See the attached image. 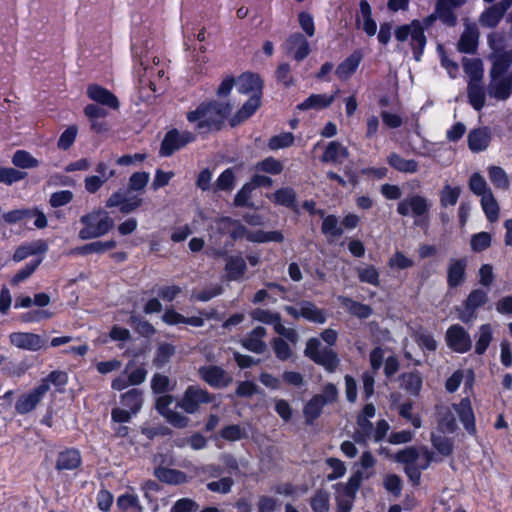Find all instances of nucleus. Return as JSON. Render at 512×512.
Here are the masks:
<instances>
[{
  "instance_id": "603ef678",
  "label": "nucleus",
  "mask_w": 512,
  "mask_h": 512,
  "mask_svg": "<svg viewBox=\"0 0 512 512\" xmlns=\"http://www.w3.org/2000/svg\"><path fill=\"white\" fill-rule=\"evenodd\" d=\"M116 247V241L108 240V241H95L83 246L80 250L82 254H91V253H104L106 251L112 250Z\"/></svg>"
},
{
  "instance_id": "69168bd1",
  "label": "nucleus",
  "mask_w": 512,
  "mask_h": 512,
  "mask_svg": "<svg viewBox=\"0 0 512 512\" xmlns=\"http://www.w3.org/2000/svg\"><path fill=\"white\" fill-rule=\"evenodd\" d=\"M251 317L256 321L265 324H272L273 327L276 326V323L280 320L279 314L264 309L253 310L251 312Z\"/></svg>"
},
{
  "instance_id": "2f4dec72",
  "label": "nucleus",
  "mask_w": 512,
  "mask_h": 512,
  "mask_svg": "<svg viewBox=\"0 0 512 512\" xmlns=\"http://www.w3.org/2000/svg\"><path fill=\"white\" fill-rule=\"evenodd\" d=\"M228 280H241L246 272V263L241 256H231L227 259L225 266Z\"/></svg>"
},
{
  "instance_id": "f3484780",
  "label": "nucleus",
  "mask_w": 512,
  "mask_h": 512,
  "mask_svg": "<svg viewBox=\"0 0 512 512\" xmlns=\"http://www.w3.org/2000/svg\"><path fill=\"white\" fill-rule=\"evenodd\" d=\"M200 377L214 388H224L232 382V376L218 366H204L199 369Z\"/></svg>"
},
{
  "instance_id": "e433bc0d",
  "label": "nucleus",
  "mask_w": 512,
  "mask_h": 512,
  "mask_svg": "<svg viewBox=\"0 0 512 512\" xmlns=\"http://www.w3.org/2000/svg\"><path fill=\"white\" fill-rule=\"evenodd\" d=\"M81 464V456L78 450L68 449L59 454L57 460L58 469L72 470Z\"/></svg>"
},
{
  "instance_id": "b1692460",
  "label": "nucleus",
  "mask_w": 512,
  "mask_h": 512,
  "mask_svg": "<svg viewBox=\"0 0 512 512\" xmlns=\"http://www.w3.org/2000/svg\"><path fill=\"white\" fill-rule=\"evenodd\" d=\"M338 91L333 94H312L297 105L298 110H321L329 107L335 100Z\"/></svg>"
},
{
  "instance_id": "c85d7f7f",
  "label": "nucleus",
  "mask_w": 512,
  "mask_h": 512,
  "mask_svg": "<svg viewBox=\"0 0 512 512\" xmlns=\"http://www.w3.org/2000/svg\"><path fill=\"white\" fill-rule=\"evenodd\" d=\"M479 33L475 25L466 26L458 43V49L464 53H473L478 45Z\"/></svg>"
},
{
  "instance_id": "6e6552de",
  "label": "nucleus",
  "mask_w": 512,
  "mask_h": 512,
  "mask_svg": "<svg viewBox=\"0 0 512 512\" xmlns=\"http://www.w3.org/2000/svg\"><path fill=\"white\" fill-rule=\"evenodd\" d=\"M396 459L406 464L405 470L407 475L412 481L417 482L419 480V470L428 467L431 461V454L425 448L416 450L410 447L399 451Z\"/></svg>"
},
{
  "instance_id": "864d4df0",
  "label": "nucleus",
  "mask_w": 512,
  "mask_h": 512,
  "mask_svg": "<svg viewBox=\"0 0 512 512\" xmlns=\"http://www.w3.org/2000/svg\"><path fill=\"white\" fill-rule=\"evenodd\" d=\"M360 7L363 14L362 28L369 36H374L377 32V25L371 18L370 6L366 1L362 0Z\"/></svg>"
},
{
  "instance_id": "8fccbe9b",
  "label": "nucleus",
  "mask_w": 512,
  "mask_h": 512,
  "mask_svg": "<svg viewBox=\"0 0 512 512\" xmlns=\"http://www.w3.org/2000/svg\"><path fill=\"white\" fill-rule=\"evenodd\" d=\"M481 205L484 213L490 221H495L499 215V207L492 192L481 197Z\"/></svg>"
},
{
  "instance_id": "6ab92c4d",
  "label": "nucleus",
  "mask_w": 512,
  "mask_h": 512,
  "mask_svg": "<svg viewBox=\"0 0 512 512\" xmlns=\"http://www.w3.org/2000/svg\"><path fill=\"white\" fill-rule=\"evenodd\" d=\"M87 96L95 103L112 110H118L120 106L117 97L112 92L97 84L87 87Z\"/></svg>"
},
{
  "instance_id": "4d7b16f0",
  "label": "nucleus",
  "mask_w": 512,
  "mask_h": 512,
  "mask_svg": "<svg viewBox=\"0 0 512 512\" xmlns=\"http://www.w3.org/2000/svg\"><path fill=\"white\" fill-rule=\"evenodd\" d=\"M47 249L46 245L42 242L32 243L30 245L21 246L18 248L13 256L15 261H22L29 255L43 252Z\"/></svg>"
},
{
  "instance_id": "a18cd8bd",
  "label": "nucleus",
  "mask_w": 512,
  "mask_h": 512,
  "mask_svg": "<svg viewBox=\"0 0 512 512\" xmlns=\"http://www.w3.org/2000/svg\"><path fill=\"white\" fill-rule=\"evenodd\" d=\"M67 382V373L63 371H52L45 378H43L39 384H46L48 392L51 388V385H53L58 391H62Z\"/></svg>"
},
{
  "instance_id": "5fc2aeb1",
  "label": "nucleus",
  "mask_w": 512,
  "mask_h": 512,
  "mask_svg": "<svg viewBox=\"0 0 512 512\" xmlns=\"http://www.w3.org/2000/svg\"><path fill=\"white\" fill-rule=\"evenodd\" d=\"M468 97L471 105L476 109L480 110L485 103V95L482 88L478 83H469L468 86Z\"/></svg>"
},
{
  "instance_id": "09e8293b",
  "label": "nucleus",
  "mask_w": 512,
  "mask_h": 512,
  "mask_svg": "<svg viewBox=\"0 0 512 512\" xmlns=\"http://www.w3.org/2000/svg\"><path fill=\"white\" fill-rule=\"evenodd\" d=\"M12 163L19 168L29 169L39 165V161L25 150H18L12 157Z\"/></svg>"
},
{
  "instance_id": "37998d69",
  "label": "nucleus",
  "mask_w": 512,
  "mask_h": 512,
  "mask_svg": "<svg viewBox=\"0 0 512 512\" xmlns=\"http://www.w3.org/2000/svg\"><path fill=\"white\" fill-rule=\"evenodd\" d=\"M121 402L133 414H136L142 406V393L137 389H132L121 396Z\"/></svg>"
},
{
  "instance_id": "aec40b11",
  "label": "nucleus",
  "mask_w": 512,
  "mask_h": 512,
  "mask_svg": "<svg viewBox=\"0 0 512 512\" xmlns=\"http://www.w3.org/2000/svg\"><path fill=\"white\" fill-rule=\"evenodd\" d=\"M142 199L139 196L131 195L129 192H116L110 196L106 205L108 207H119L122 213H130L140 207Z\"/></svg>"
},
{
  "instance_id": "ea45409f",
  "label": "nucleus",
  "mask_w": 512,
  "mask_h": 512,
  "mask_svg": "<svg viewBox=\"0 0 512 512\" xmlns=\"http://www.w3.org/2000/svg\"><path fill=\"white\" fill-rule=\"evenodd\" d=\"M348 156L347 149L338 142H331L327 146L324 154L323 160L330 162H342Z\"/></svg>"
},
{
  "instance_id": "2eb2a0df",
  "label": "nucleus",
  "mask_w": 512,
  "mask_h": 512,
  "mask_svg": "<svg viewBox=\"0 0 512 512\" xmlns=\"http://www.w3.org/2000/svg\"><path fill=\"white\" fill-rule=\"evenodd\" d=\"M446 343L449 348L458 353H465L471 348V338L460 325H452L446 332Z\"/></svg>"
},
{
  "instance_id": "72a5a7b5",
  "label": "nucleus",
  "mask_w": 512,
  "mask_h": 512,
  "mask_svg": "<svg viewBox=\"0 0 512 512\" xmlns=\"http://www.w3.org/2000/svg\"><path fill=\"white\" fill-rule=\"evenodd\" d=\"M266 335L263 327H256L249 336L243 341V346L250 351L262 353L266 349V344L262 338Z\"/></svg>"
},
{
  "instance_id": "4be33fe9",
  "label": "nucleus",
  "mask_w": 512,
  "mask_h": 512,
  "mask_svg": "<svg viewBox=\"0 0 512 512\" xmlns=\"http://www.w3.org/2000/svg\"><path fill=\"white\" fill-rule=\"evenodd\" d=\"M173 403V398L168 395L161 396L157 399V410L167 419L169 423L176 427H185L188 423V419L178 412L169 409V406Z\"/></svg>"
},
{
  "instance_id": "412c9836",
  "label": "nucleus",
  "mask_w": 512,
  "mask_h": 512,
  "mask_svg": "<svg viewBox=\"0 0 512 512\" xmlns=\"http://www.w3.org/2000/svg\"><path fill=\"white\" fill-rule=\"evenodd\" d=\"M285 49L297 61L303 60L310 53L309 42L300 33H294L286 40Z\"/></svg>"
},
{
  "instance_id": "3c124183",
  "label": "nucleus",
  "mask_w": 512,
  "mask_h": 512,
  "mask_svg": "<svg viewBox=\"0 0 512 512\" xmlns=\"http://www.w3.org/2000/svg\"><path fill=\"white\" fill-rule=\"evenodd\" d=\"M314 512H328L330 509V494L327 491H317L310 500Z\"/></svg>"
},
{
  "instance_id": "5701e85b",
  "label": "nucleus",
  "mask_w": 512,
  "mask_h": 512,
  "mask_svg": "<svg viewBox=\"0 0 512 512\" xmlns=\"http://www.w3.org/2000/svg\"><path fill=\"white\" fill-rule=\"evenodd\" d=\"M375 415V407L372 404H367L363 408L361 415L358 417L357 429H356V440L365 442L367 439H371L372 425L369 421Z\"/></svg>"
},
{
  "instance_id": "58836bf2",
  "label": "nucleus",
  "mask_w": 512,
  "mask_h": 512,
  "mask_svg": "<svg viewBox=\"0 0 512 512\" xmlns=\"http://www.w3.org/2000/svg\"><path fill=\"white\" fill-rule=\"evenodd\" d=\"M475 351L477 354H483L488 348L493 338V328L491 324H483L479 327L476 335Z\"/></svg>"
},
{
  "instance_id": "c9c22d12",
  "label": "nucleus",
  "mask_w": 512,
  "mask_h": 512,
  "mask_svg": "<svg viewBox=\"0 0 512 512\" xmlns=\"http://www.w3.org/2000/svg\"><path fill=\"white\" fill-rule=\"evenodd\" d=\"M466 260H452L448 266V284L459 286L465 279Z\"/></svg>"
},
{
  "instance_id": "7c9ffc66",
  "label": "nucleus",
  "mask_w": 512,
  "mask_h": 512,
  "mask_svg": "<svg viewBox=\"0 0 512 512\" xmlns=\"http://www.w3.org/2000/svg\"><path fill=\"white\" fill-rule=\"evenodd\" d=\"M361 60L362 56L359 52L351 54L336 68L335 73L337 77L341 80L348 79L357 70Z\"/></svg>"
},
{
  "instance_id": "f257e3e1",
  "label": "nucleus",
  "mask_w": 512,
  "mask_h": 512,
  "mask_svg": "<svg viewBox=\"0 0 512 512\" xmlns=\"http://www.w3.org/2000/svg\"><path fill=\"white\" fill-rule=\"evenodd\" d=\"M488 42L493 51L488 94L497 100H506L512 91V74L507 73L512 64V51L505 48L504 38L498 34H491Z\"/></svg>"
},
{
  "instance_id": "de8ad7c7",
  "label": "nucleus",
  "mask_w": 512,
  "mask_h": 512,
  "mask_svg": "<svg viewBox=\"0 0 512 512\" xmlns=\"http://www.w3.org/2000/svg\"><path fill=\"white\" fill-rule=\"evenodd\" d=\"M490 181L496 188L507 190L510 186V181L506 172L497 166H491L488 169Z\"/></svg>"
},
{
  "instance_id": "c756f323",
  "label": "nucleus",
  "mask_w": 512,
  "mask_h": 512,
  "mask_svg": "<svg viewBox=\"0 0 512 512\" xmlns=\"http://www.w3.org/2000/svg\"><path fill=\"white\" fill-rule=\"evenodd\" d=\"M490 139V132L487 128L475 129L468 135L469 148L473 152L483 151L488 147Z\"/></svg>"
},
{
  "instance_id": "9b49d317",
  "label": "nucleus",
  "mask_w": 512,
  "mask_h": 512,
  "mask_svg": "<svg viewBox=\"0 0 512 512\" xmlns=\"http://www.w3.org/2000/svg\"><path fill=\"white\" fill-rule=\"evenodd\" d=\"M46 394V384H38L34 388L22 393L15 403L16 412L22 415L32 412L36 409Z\"/></svg>"
},
{
  "instance_id": "a211bd4d",
  "label": "nucleus",
  "mask_w": 512,
  "mask_h": 512,
  "mask_svg": "<svg viewBox=\"0 0 512 512\" xmlns=\"http://www.w3.org/2000/svg\"><path fill=\"white\" fill-rule=\"evenodd\" d=\"M84 115L88 118L91 130L95 133H105L109 130L107 122L103 120L108 115V111L105 106L88 104L84 108Z\"/></svg>"
},
{
  "instance_id": "f8f14e48",
  "label": "nucleus",
  "mask_w": 512,
  "mask_h": 512,
  "mask_svg": "<svg viewBox=\"0 0 512 512\" xmlns=\"http://www.w3.org/2000/svg\"><path fill=\"white\" fill-rule=\"evenodd\" d=\"M9 342L18 349L32 352L46 348V340L32 332H13L9 335Z\"/></svg>"
},
{
  "instance_id": "473e14b6",
  "label": "nucleus",
  "mask_w": 512,
  "mask_h": 512,
  "mask_svg": "<svg viewBox=\"0 0 512 512\" xmlns=\"http://www.w3.org/2000/svg\"><path fill=\"white\" fill-rule=\"evenodd\" d=\"M388 164L395 170L402 173H416L418 171V163L414 159H405L397 153H391L387 157Z\"/></svg>"
},
{
  "instance_id": "cd10ccee",
  "label": "nucleus",
  "mask_w": 512,
  "mask_h": 512,
  "mask_svg": "<svg viewBox=\"0 0 512 512\" xmlns=\"http://www.w3.org/2000/svg\"><path fill=\"white\" fill-rule=\"evenodd\" d=\"M466 0H438L435 12V19L439 18L448 25H454L455 16L452 9L461 6Z\"/></svg>"
},
{
  "instance_id": "dca6fc26",
  "label": "nucleus",
  "mask_w": 512,
  "mask_h": 512,
  "mask_svg": "<svg viewBox=\"0 0 512 512\" xmlns=\"http://www.w3.org/2000/svg\"><path fill=\"white\" fill-rule=\"evenodd\" d=\"M212 401V398L208 392L199 387L190 386L179 402V407L185 410L187 413H194L199 408L200 404L208 403Z\"/></svg>"
},
{
  "instance_id": "338daca9",
  "label": "nucleus",
  "mask_w": 512,
  "mask_h": 512,
  "mask_svg": "<svg viewBox=\"0 0 512 512\" xmlns=\"http://www.w3.org/2000/svg\"><path fill=\"white\" fill-rule=\"evenodd\" d=\"M403 386L412 394H417L422 387V377L418 373L403 375Z\"/></svg>"
},
{
  "instance_id": "49530a36",
  "label": "nucleus",
  "mask_w": 512,
  "mask_h": 512,
  "mask_svg": "<svg viewBox=\"0 0 512 512\" xmlns=\"http://www.w3.org/2000/svg\"><path fill=\"white\" fill-rule=\"evenodd\" d=\"M117 506L121 511L140 512L141 507L137 495L127 492L117 499Z\"/></svg>"
},
{
  "instance_id": "13d9d810",
  "label": "nucleus",
  "mask_w": 512,
  "mask_h": 512,
  "mask_svg": "<svg viewBox=\"0 0 512 512\" xmlns=\"http://www.w3.org/2000/svg\"><path fill=\"white\" fill-rule=\"evenodd\" d=\"M294 136L290 132H283L270 138L268 146L272 150L286 148L292 145Z\"/></svg>"
},
{
  "instance_id": "20e7f679",
  "label": "nucleus",
  "mask_w": 512,
  "mask_h": 512,
  "mask_svg": "<svg viewBox=\"0 0 512 512\" xmlns=\"http://www.w3.org/2000/svg\"><path fill=\"white\" fill-rule=\"evenodd\" d=\"M133 57L137 63L135 70L136 74L142 78H147L148 84L154 92L157 91V82L154 79L156 75L159 80L165 78L166 69L164 64H161L160 59L150 50L148 43L134 44Z\"/></svg>"
},
{
  "instance_id": "680f3d73",
  "label": "nucleus",
  "mask_w": 512,
  "mask_h": 512,
  "mask_svg": "<svg viewBox=\"0 0 512 512\" xmlns=\"http://www.w3.org/2000/svg\"><path fill=\"white\" fill-rule=\"evenodd\" d=\"M124 373L128 374L130 383L133 385L141 384L147 376V371L143 367L135 366L133 363L127 364Z\"/></svg>"
},
{
  "instance_id": "e2e57ef3",
  "label": "nucleus",
  "mask_w": 512,
  "mask_h": 512,
  "mask_svg": "<svg viewBox=\"0 0 512 512\" xmlns=\"http://www.w3.org/2000/svg\"><path fill=\"white\" fill-rule=\"evenodd\" d=\"M324 405H325V401H322V397L317 396V395L314 396L306 404V406L304 408V413H305L306 417L309 420H314L315 418H317L320 415L321 410Z\"/></svg>"
},
{
  "instance_id": "a878e982",
  "label": "nucleus",
  "mask_w": 512,
  "mask_h": 512,
  "mask_svg": "<svg viewBox=\"0 0 512 512\" xmlns=\"http://www.w3.org/2000/svg\"><path fill=\"white\" fill-rule=\"evenodd\" d=\"M508 7H510V5H507L502 0L500 4L487 8L480 16L479 22L481 26L486 28L495 27L502 19Z\"/></svg>"
},
{
  "instance_id": "393cba45",
  "label": "nucleus",
  "mask_w": 512,
  "mask_h": 512,
  "mask_svg": "<svg viewBox=\"0 0 512 512\" xmlns=\"http://www.w3.org/2000/svg\"><path fill=\"white\" fill-rule=\"evenodd\" d=\"M453 410L458 415L468 433L474 434L476 431L475 417L470 400L467 398L462 399L458 405L453 406Z\"/></svg>"
},
{
  "instance_id": "6e6d98bb",
  "label": "nucleus",
  "mask_w": 512,
  "mask_h": 512,
  "mask_svg": "<svg viewBox=\"0 0 512 512\" xmlns=\"http://www.w3.org/2000/svg\"><path fill=\"white\" fill-rule=\"evenodd\" d=\"M488 300V294L486 291L481 289L473 290L467 300H466V309L470 311H475L477 308L484 305Z\"/></svg>"
},
{
  "instance_id": "052dcab7",
  "label": "nucleus",
  "mask_w": 512,
  "mask_h": 512,
  "mask_svg": "<svg viewBox=\"0 0 512 512\" xmlns=\"http://www.w3.org/2000/svg\"><path fill=\"white\" fill-rule=\"evenodd\" d=\"M470 189L473 193L479 196L486 195L491 191L488 187L486 180L479 173H474L469 181Z\"/></svg>"
},
{
  "instance_id": "39448f33",
  "label": "nucleus",
  "mask_w": 512,
  "mask_h": 512,
  "mask_svg": "<svg viewBox=\"0 0 512 512\" xmlns=\"http://www.w3.org/2000/svg\"><path fill=\"white\" fill-rule=\"evenodd\" d=\"M435 15H430L420 20H413L408 24L398 26L394 35L399 42H408L414 53V58L419 61L426 45L425 28L432 25Z\"/></svg>"
},
{
  "instance_id": "9d476101",
  "label": "nucleus",
  "mask_w": 512,
  "mask_h": 512,
  "mask_svg": "<svg viewBox=\"0 0 512 512\" xmlns=\"http://www.w3.org/2000/svg\"><path fill=\"white\" fill-rule=\"evenodd\" d=\"M304 354L330 373L334 372L339 365L337 354L331 349L322 347L317 338L308 339Z\"/></svg>"
},
{
  "instance_id": "ddd939ff",
  "label": "nucleus",
  "mask_w": 512,
  "mask_h": 512,
  "mask_svg": "<svg viewBox=\"0 0 512 512\" xmlns=\"http://www.w3.org/2000/svg\"><path fill=\"white\" fill-rule=\"evenodd\" d=\"M194 140V135L191 132L178 130L169 131L161 144L160 154L162 156H170L176 150L184 147L186 144Z\"/></svg>"
},
{
  "instance_id": "f03ea898",
  "label": "nucleus",
  "mask_w": 512,
  "mask_h": 512,
  "mask_svg": "<svg viewBox=\"0 0 512 512\" xmlns=\"http://www.w3.org/2000/svg\"><path fill=\"white\" fill-rule=\"evenodd\" d=\"M236 88L240 94L247 95L249 98L232 118V125H237L248 119L260 107L262 81L258 75L244 73L237 78Z\"/></svg>"
},
{
  "instance_id": "f704fd0d",
  "label": "nucleus",
  "mask_w": 512,
  "mask_h": 512,
  "mask_svg": "<svg viewBox=\"0 0 512 512\" xmlns=\"http://www.w3.org/2000/svg\"><path fill=\"white\" fill-rule=\"evenodd\" d=\"M465 379V387L468 389L472 388L474 381V374L471 370L455 371L446 381V389L449 392H455L460 386L461 382Z\"/></svg>"
},
{
  "instance_id": "4468645a",
  "label": "nucleus",
  "mask_w": 512,
  "mask_h": 512,
  "mask_svg": "<svg viewBox=\"0 0 512 512\" xmlns=\"http://www.w3.org/2000/svg\"><path fill=\"white\" fill-rule=\"evenodd\" d=\"M430 203L422 196L414 195L399 202L397 212L402 216L422 217L428 213Z\"/></svg>"
},
{
  "instance_id": "423d86ee",
  "label": "nucleus",
  "mask_w": 512,
  "mask_h": 512,
  "mask_svg": "<svg viewBox=\"0 0 512 512\" xmlns=\"http://www.w3.org/2000/svg\"><path fill=\"white\" fill-rule=\"evenodd\" d=\"M212 229L217 230L220 234H229L233 239L245 237L247 240L257 243L281 242L283 240L282 234L278 231L247 232L242 225L227 217L217 219Z\"/></svg>"
},
{
  "instance_id": "79ce46f5",
  "label": "nucleus",
  "mask_w": 512,
  "mask_h": 512,
  "mask_svg": "<svg viewBox=\"0 0 512 512\" xmlns=\"http://www.w3.org/2000/svg\"><path fill=\"white\" fill-rule=\"evenodd\" d=\"M155 474L161 481L169 484H181L187 480L183 472L174 469L158 468Z\"/></svg>"
},
{
  "instance_id": "4c0bfd02",
  "label": "nucleus",
  "mask_w": 512,
  "mask_h": 512,
  "mask_svg": "<svg viewBox=\"0 0 512 512\" xmlns=\"http://www.w3.org/2000/svg\"><path fill=\"white\" fill-rule=\"evenodd\" d=\"M300 314L301 317L314 323L323 324L326 321L325 313L311 302L300 303Z\"/></svg>"
},
{
  "instance_id": "1a4fd4ad",
  "label": "nucleus",
  "mask_w": 512,
  "mask_h": 512,
  "mask_svg": "<svg viewBox=\"0 0 512 512\" xmlns=\"http://www.w3.org/2000/svg\"><path fill=\"white\" fill-rule=\"evenodd\" d=\"M371 474L356 472L347 483L337 484L335 486V500L337 512H351L356 492L363 478H368Z\"/></svg>"
},
{
  "instance_id": "bf43d9fd",
  "label": "nucleus",
  "mask_w": 512,
  "mask_h": 512,
  "mask_svg": "<svg viewBox=\"0 0 512 512\" xmlns=\"http://www.w3.org/2000/svg\"><path fill=\"white\" fill-rule=\"evenodd\" d=\"M413 338L423 351H434L437 347L433 336L425 331L415 332Z\"/></svg>"
},
{
  "instance_id": "0eeeda50",
  "label": "nucleus",
  "mask_w": 512,
  "mask_h": 512,
  "mask_svg": "<svg viewBox=\"0 0 512 512\" xmlns=\"http://www.w3.org/2000/svg\"><path fill=\"white\" fill-rule=\"evenodd\" d=\"M83 228L79 231V238L89 240L106 235L114 226L113 219L104 210H95L80 218Z\"/></svg>"
},
{
  "instance_id": "0e129e2a",
  "label": "nucleus",
  "mask_w": 512,
  "mask_h": 512,
  "mask_svg": "<svg viewBox=\"0 0 512 512\" xmlns=\"http://www.w3.org/2000/svg\"><path fill=\"white\" fill-rule=\"evenodd\" d=\"M298 23L300 28L305 32L308 37L315 35L314 17L307 11H301L298 14Z\"/></svg>"
},
{
  "instance_id": "774afa93",
  "label": "nucleus",
  "mask_w": 512,
  "mask_h": 512,
  "mask_svg": "<svg viewBox=\"0 0 512 512\" xmlns=\"http://www.w3.org/2000/svg\"><path fill=\"white\" fill-rule=\"evenodd\" d=\"M198 504L189 498H182L175 502L170 512H196Z\"/></svg>"
},
{
  "instance_id": "c03bdc74",
  "label": "nucleus",
  "mask_w": 512,
  "mask_h": 512,
  "mask_svg": "<svg viewBox=\"0 0 512 512\" xmlns=\"http://www.w3.org/2000/svg\"><path fill=\"white\" fill-rule=\"evenodd\" d=\"M461 193L459 186H452L445 184L440 192V203L442 206H454L456 205Z\"/></svg>"
},
{
  "instance_id": "7ed1b4c3",
  "label": "nucleus",
  "mask_w": 512,
  "mask_h": 512,
  "mask_svg": "<svg viewBox=\"0 0 512 512\" xmlns=\"http://www.w3.org/2000/svg\"><path fill=\"white\" fill-rule=\"evenodd\" d=\"M232 111V105L228 102L211 101L200 104L195 110L187 114L190 123L202 131L218 129L224 118Z\"/></svg>"
},
{
  "instance_id": "bb28decb",
  "label": "nucleus",
  "mask_w": 512,
  "mask_h": 512,
  "mask_svg": "<svg viewBox=\"0 0 512 512\" xmlns=\"http://www.w3.org/2000/svg\"><path fill=\"white\" fill-rule=\"evenodd\" d=\"M162 320L167 325L187 324L193 327H201L204 324L201 316L185 317L172 308L164 311Z\"/></svg>"
},
{
  "instance_id": "a19ab883",
  "label": "nucleus",
  "mask_w": 512,
  "mask_h": 512,
  "mask_svg": "<svg viewBox=\"0 0 512 512\" xmlns=\"http://www.w3.org/2000/svg\"><path fill=\"white\" fill-rule=\"evenodd\" d=\"M465 73L470 77L469 83H478L483 76V63L479 59H464Z\"/></svg>"
}]
</instances>
